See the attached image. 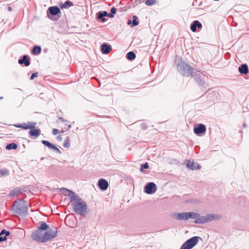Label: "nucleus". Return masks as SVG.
<instances>
[{
    "mask_svg": "<svg viewBox=\"0 0 249 249\" xmlns=\"http://www.w3.org/2000/svg\"><path fill=\"white\" fill-rule=\"evenodd\" d=\"M71 202L73 211L76 213L84 215L87 213V205L80 197L76 196Z\"/></svg>",
    "mask_w": 249,
    "mask_h": 249,
    "instance_id": "f257e3e1",
    "label": "nucleus"
},
{
    "mask_svg": "<svg viewBox=\"0 0 249 249\" xmlns=\"http://www.w3.org/2000/svg\"><path fill=\"white\" fill-rule=\"evenodd\" d=\"M11 211L21 216H26L28 214V203L24 200L16 201L12 206Z\"/></svg>",
    "mask_w": 249,
    "mask_h": 249,
    "instance_id": "f03ea898",
    "label": "nucleus"
},
{
    "mask_svg": "<svg viewBox=\"0 0 249 249\" xmlns=\"http://www.w3.org/2000/svg\"><path fill=\"white\" fill-rule=\"evenodd\" d=\"M177 67L179 72L184 76L188 77L194 73V69L189 64L183 61L181 58L177 64Z\"/></svg>",
    "mask_w": 249,
    "mask_h": 249,
    "instance_id": "7ed1b4c3",
    "label": "nucleus"
},
{
    "mask_svg": "<svg viewBox=\"0 0 249 249\" xmlns=\"http://www.w3.org/2000/svg\"><path fill=\"white\" fill-rule=\"evenodd\" d=\"M221 216L215 214H207L205 216H200V218L196 221V224H204L212 221L213 220H218Z\"/></svg>",
    "mask_w": 249,
    "mask_h": 249,
    "instance_id": "20e7f679",
    "label": "nucleus"
},
{
    "mask_svg": "<svg viewBox=\"0 0 249 249\" xmlns=\"http://www.w3.org/2000/svg\"><path fill=\"white\" fill-rule=\"evenodd\" d=\"M201 239L199 236H194L186 241L180 247V249H191L196 246Z\"/></svg>",
    "mask_w": 249,
    "mask_h": 249,
    "instance_id": "39448f33",
    "label": "nucleus"
},
{
    "mask_svg": "<svg viewBox=\"0 0 249 249\" xmlns=\"http://www.w3.org/2000/svg\"><path fill=\"white\" fill-rule=\"evenodd\" d=\"M61 12V11L58 7L56 6L50 7L47 10V16L48 17L53 20H57L59 18V16L56 18V16Z\"/></svg>",
    "mask_w": 249,
    "mask_h": 249,
    "instance_id": "423d86ee",
    "label": "nucleus"
},
{
    "mask_svg": "<svg viewBox=\"0 0 249 249\" xmlns=\"http://www.w3.org/2000/svg\"><path fill=\"white\" fill-rule=\"evenodd\" d=\"M57 232V229L53 227L52 229H50L43 234L44 240L43 241H44V242H46L49 240L53 239L56 236Z\"/></svg>",
    "mask_w": 249,
    "mask_h": 249,
    "instance_id": "0eeeda50",
    "label": "nucleus"
},
{
    "mask_svg": "<svg viewBox=\"0 0 249 249\" xmlns=\"http://www.w3.org/2000/svg\"><path fill=\"white\" fill-rule=\"evenodd\" d=\"M194 80L199 85L203 86L205 84V75L201 73L199 71H196L194 72Z\"/></svg>",
    "mask_w": 249,
    "mask_h": 249,
    "instance_id": "6e6552de",
    "label": "nucleus"
},
{
    "mask_svg": "<svg viewBox=\"0 0 249 249\" xmlns=\"http://www.w3.org/2000/svg\"><path fill=\"white\" fill-rule=\"evenodd\" d=\"M157 189V186L154 182L148 183L144 188V191L147 194H152L155 193Z\"/></svg>",
    "mask_w": 249,
    "mask_h": 249,
    "instance_id": "1a4fd4ad",
    "label": "nucleus"
},
{
    "mask_svg": "<svg viewBox=\"0 0 249 249\" xmlns=\"http://www.w3.org/2000/svg\"><path fill=\"white\" fill-rule=\"evenodd\" d=\"M206 131V126L202 124H198L194 126V132L197 136H201Z\"/></svg>",
    "mask_w": 249,
    "mask_h": 249,
    "instance_id": "9d476101",
    "label": "nucleus"
},
{
    "mask_svg": "<svg viewBox=\"0 0 249 249\" xmlns=\"http://www.w3.org/2000/svg\"><path fill=\"white\" fill-rule=\"evenodd\" d=\"M32 238L40 243H44V241H43L44 240V235L42 233L41 230L38 229L34 232L32 234Z\"/></svg>",
    "mask_w": 249,
    "mask_h": 249,
    "instance_id": "9b49d317",
    "label": "nucleus"
},
{
    "mask_svg": "<svg viewBox=\"0 0 249 249\" xmlns=\"http://www.w3.org/2000/svg\"><path fill=\"white\" fill-rule=\"evenodd\" d=\"M36 124V122H28L27 124L25 123L22 124H15L14 126L17 128H22L23 129L27 130L30 129V128H33L34 127H35Z\"/></svg>",
    "mask_w": 249,
    "mask_h": 249,
    "instance_id": "f8f14e48",
    "label": "nucleus"
},
{
    "mask_svg": "<svg viewBox=\"0 0 249 249\" xmlns=\"http://www.w3.org/2000/svg\"><path fill=\"white\" fill-rule=\"evenodd\" d=\"M187 167L192 170L200 169L201 166L196 162L188 160L186 164Z\"/></svg>",
    "mask_w": 249,
    "mask_h": 249,
    "instance_id": "ddd939ff",
    "label": "nucleus"
},
{
    "mask_svg": "<svg viewBox=\"0 0 249 249\" xmlns=\"http://www.w3.org/2000/svg\"><path fill=\"white\" fill-rule=\"evenodd\" d=\"M61 191L62 194L67 196L71 197V201L72 199H74L75 197L77 196L73 192L65 188L61 189Z\"/></svg>",
    "mask_w": 249,
    "mask_h": 249,
    "instance_id": "4468645a",
    "label": "nucleus"
},
{
    "mask_svg": "<svg viewBox=\"0 0 249 249\" xmlns=\"http://www.w3.org/2000/svg\"><path fill=\"white\" fill-rule=\"evenodd\" d=\"M98 186L101 190L105 191L108 187V182L105 179L100 178L98 182Z\"/></svg>",
    "mask_w": 249,
    "mask_h": 249,
    "instance_id": "2eb2a0df",
    "label": "nucleus"
},
{
    "mask_svg": "<svg viewBox=\"0 0 249 249\" xmlns=\"http://www.w3.org/2000/svg\"><path fill=\"white\" fill-rule=\"evenodd\" d=\"M202 27V24L198 20L194 21L191 24L190 29L193 32L196 31L197 28L201 29Z\"/></svg>",
    "mask_w": 249,
    "mask_h": 249,
    "instance_id": "dca6fc26",
    "label": "nucleus"
},
{
    "mask_svg": "<svg viewBox=\"0 0 249 249\" xmlns=\"http://www.w3.org/2000/svg\"><path fill=\"white\" fill-rule=\"evenodd\" d=\"M35 127H34L33 128H30L29 134L31 136L37 138L40 135L41 131L39 129L35 128Z\"/></svg>",
    "mask_w": 249,
    "mask_h": 249,
    "instance_id": "f3484780",
    "label": "nucleus"
},
{
    "mask_svg": "<svg viewBox=\"0 0 249 249\" xmlns=\"http://www.w3.org/2000/svg\"><path fill=\"white\" fill-rule=\"evenodd\" d=\"M18 62L19 64H24L26 67L29 66L30 64V59L27 55H23L21 59L18 60Z\"/></svg>",
    "mask_w": 249,
    "mask_h": 249,
    "instance_id": "a211bd4d",
    "label": "nucleus"
},
{
    "mask_svg": "<svg viewBox=\"0 0 249 249\" xmlns=\"http://www.w3.org/2000/svg\"><path fill=\"white\" fill-rule=\"evenodd\" d=\"M111 50V47L109 45H107L106 43H103L101 45V51L103 54H108Z\"/></svg>",
    "mask_w": 249,
    "mask_h": 249,
    "instance_id": "6ab92c4d",
    "label": "nucleus"
},
{
    "mask_svg": "<svg viewBox=\"0 0 249 249\" xmlns=\"http://www.w3.org/2000/svg\"><path fill=\"white\" fill-rule=\"evenodd\" d=\"M176 218L178 220H187L188 219V212L178 213Z\"/></svg>",
    "mask_w": 249,
    "mask_h": 249,
    "instance_id": "aec40b11",
    "label": "nucleus"
},
{
    "mask_svg": "<svg viewBox=\"0 0 249 249\" xmlns=\"http://www.w3.org/2000/svg\"><path fill=\"white\" fill-rule=\"evenodd\" d=\"M10 232L5 230H2L0 232V242H3L7 239V236L10 235Z\"/></svg>",
    "mask_w": 249,
    "mask_h": 249,
    "instance_id": "412c9836",
    "label": "nucleus"
},
{
    "mask_svg": "<svg viewBox=\"0 0 249 249\" xmlns=\"http://www.w3.org/2000/svg\"><path fill=\"white\" fill-rule=\"evenodd\" d=\"M238 71L241 74H246L249 72V69L248 66L245 64H242L239 68Z\"/></svg>",
    "mask_w": 249,
    "mask_h": 249,
    "instance_id": "4be33fe9",
    "label": "nucleus"
},
{
    "mask_svg": "<svg viewBox=\"0 0 249 249\" xmlns=\"http://www.w3.org/2000/svg\"><path fill=\"white\" fill-rule=\"evenodd\" d=\"M188 219L190 218L195 219V223L197 219L200 218V215L198 213L195 212H188Z\"/></svg>",
    "mask_w": 249,
    "mask_h": 249,
    "instance_id": "5701e85b",
    "label": "nucleus"
},
{
    "mask_svg": "<svg viewBox=\"0 0 249 249\" xmlns=\"http://www.w3.org/2000/svg\"><path fill=\"white\" fill-rule=\"evenodd\" d=\"M41 51V48L39 46H35L33 47L32 53L34 55L39 54Z\"/></svg>",
    "mask_w": 249,
    "mask_h": 249,
    "instance_id": "b1692460",
    "label": "nucleus"
},
{
    "mask_svg": "<svg viewBox=\"0 0 249 249\" xmlns=\"http://www.w3.org/2000/svg\"><path fill=\"white\" fill-rule=\"evenodd\" d=\"M72 5H73V3L69 0H67L65 2V3H61L59 4L60 8L62 9L68 8V6H71Z\"/></svg>",
    "mask_w": 249,
    "mask_h": 249,
    "instance_id": "393cba45",
    "label": "nucleus"
},
{
    "mask_svg": "<svg viewBox=\"0 0 249 249\" xmlns=\"http://www.w3.org/2000/svg\"><path fill=\"white\" fill-rule=\"evenodd\" d=\"M126 57L128 60H133L136 58V54L133 52L130 51L127 53Z\"/></svg>",
    "mask_w": 249,
    "mask_h": 249,
    "instance_id": "a878e982",
    "label": "nucleus"
},
{
    "mask_svg": "<svg viewBox=\"0 0 249 249\" xmlns=\"http://www.w3.org/2000/svg\"><path fill=\"white\" fill-rule=\"evenodd\" d=\"M17 144L15 143H11L9 144H8L6 146V148L7 150H11V149H16L17 148Z\"/></svg>",
    "mask_w": 249,
    "mask_h": 249,
    "instance_id": "bb28decb",
    "label": "nucleus"
},
{
    "mask_svg": "<svg viewBox=\"0 0 249 249\" xmlns=\"http://www.w3.org/2000/svg\"><path fill=\"white\" fill-rule=\"evenodd\" d=\"M20 191L18 188L14 189L13 190H12L9 193V196H15L18 195Z\"/></svg>",
    "mask_w": 249,
    "mask_h": 249,
    "instance_id": "cd10ccee",
    "label": "nucleus"
},
{
    "mask_svg": "<svg viewBox=\"0 0 249 249\" xmlns=\"http://www.w3.org/2000/svg\"><path fill=\"white\" fill-rule=\"evenodd\" d=\"M41 142L47 146L49 149H52V147L54 145V144L51 143L49 141L46 140H42Z\"/></svg>",
    "mask_w": 249,
    "mask_h": 249,
    "instance_id": "c85d7f7f",
    "label": "nucleus"
},
{
    "mask_svg": "<svg viewBox=\"0 0 249 249\" xmlns=\"http://www.w3.org/2000/svg\"><path fill=\"white\" fill-rule=\"evenodd\" d=\"M97 14V18L99 19H100L103 22H105L107 21V19L102 15V13L101 12H98Z\"/></svg>",
    "mask_w": 249,
    "mask_h": 249,
    "instance_id": "c756f323",
    "label": "nucleus"
},
{
    "mask_svg": "<svg viewBox=\"0 0 249 249\" xmlns=\"http://www.w3.org/2000/svg\"><path fill=\"white\" fill-rule=\"evenodd\" d=\"M9 174V171L5 168L1 169L0 170V175L2 176H8Z\"/></svg>",
    "mask_w": 249,
    "mask_h": 249,
    "instance_id": "7c9ffc66",
    "label": "nucleus"
},
{
    "mask_svg": "<svg viewBox=\"0 0 249 249\" xmlns=\"http://www.w3.org/2000/svg\"><path fill=\"white\" fill-rule=\"evenodd\" d=\"M48 228V225L45 222H42L38 229L39 230L45 231Z\"/></svg>",
    "mask_w": 249,
    "mask_h": 249,
    "instance_id": "2f4dec72",
    "label": "nucleus"
},
{
    "mask_svg": "<svg viewBox=\"0 0 249 249\" xmlns=\"http://www.w3.org/2000/svg\"><path fill=\"white\" fill-rule=\"evenodd\" d=\"M116 12V9L115 7H112L110 10V13L108 14V17L109 18H113Z\"/></svg>",
    "mask_w": 249,
    "mask_h": 249,
    "instance_id": "473e14b6",
    "label": "nucleus"
},
{
    "mask_svg": "<svg viewBox=\"0 0 249 249\" xmlns=\"http://www.w3.org/2000/svg\"><path fill=\"white\" fill-rule=\"evenodd\" d=\"M63 146L65 148H69L70 146V144L69 143V137H67L65 140V141L63 143Z\"/></svg>",
    "mask_w": 249,
    "mask_h": 249,
    "instance_id": "72a5a7b5",
    "label": "nucleus"
},
{
    "mask_svg": "<svg viewBox=\"0 0 249 249\" xmlns=\"http://www.w3.org/2000/svg\"><path fill=\"white\" fill-rule=\"evenodd\" d=\"M149 167L148 163L147 162H145L144 164H142L141 166L140 171L141 172H144V169H148Z\"/></svg>",
    "mask_w": 249,
    "mask_h": 249,
    "instance_id": "f704fd0d",
    "label": "nucleus"
},
{
    "mask_svg": "<svg viewBox=\"0 0 249 249\" xmlns=\"http://www.w3.org/2000/svg\"><path fill=\"white\" fill-rule=\"evenodd\" d=\"M132 23L134 26H136L139 24V22L137 21V17L136 16H133Z\"/></svg>",
    "mask_w": 249,
    "mask_h": 249,
    "instance_id": "c9c22d12",
    "label": "nucleus"
},
{
    "mask_svg": "<svg viewBox=\"0 0 249 249\" xmlns=\"http://www.w3.org/2000/svg\"><path fill=\"white\" fill-rule=\"evenodd\" d=\"M155 3V0H147L145 4L148 6H151Z\"/></svg>",
    "mask_w": 249,
    "mask_h": 249,
    "instance_id": "e433bc0d",
    "label": "nucleus"
},
{
    "mask_svg": "<svg viewBox=\"0 0 249 249\" xmlns=\"http://www.w3.org/2000/svg\"><path fill=\"white\" fill-rule=\"evenodd\" d=\"M52 150H53L54 152L61 154V152L60 150L54 144V145L52 147Z\"/></svg>",
    "mask_w": 249,
    "mask_h": 249,
    "instance_id": "4c0bfd02",
    "label": "nucleus"
},
{
    "mask_svg": "<svg viewBox=\"0 0 249 249\" xmlns=\"http://www.w3.org/2000/svg\"><path fill=\"white\" fill-rule=\"evenodd\" d=\"M37 76H38V72H37L33 73L31 75L30 79L31 80H33L35 78V77H36Z\"/></svg>",
    "mask_w": 249,
    "mask_h": 249,
    "instance_id": "58836bf2",
    "label": "nucleus"
},
{
    "mask_svg": "<svg viewBox=\"0 0 249 249\" xmlns=\"http://www.w3.org/2000/svg\"><path fill=\"white\" fill-rule=\"evenodd\" d=\"M52 133L53 134V135H57L58 133H59V131L58 129H53V131H52Z\"/></svg>",
    "mask_w": 249,
    "mask_h": 249,
    "instance_id": "ea45409f",
    "label": "nucleus"
},
{
    "mask_svg": "<svg viewBox=\"0 0 249 249\" xmlns=\"http://www.w3.org/2000/svg\"><path fill=\"white\" fill-rule=\"evenodd\" d=\"M100 12L102 13V15L103 16H104L105 17H107V16L108 17V14L107 11H100Z\"/></svg>",
    "mask_w": 249,
    "mask_h": 249,
    "instance_id": "a19ab883",
    "label": "nucleus"
},
{
    "mask_svg": "<svg viewBox=\"0 0 249 249\" xmlns=\"http://www.w3.org/2000/svg\"><path fill=\"white\" fill-rule=\"evenodd\" d=\"M59 119L60 120L63 122L67 121L66 120H65L64 118H63L62 117H59Z\"/></svg>",
    "mask_w": 249,
    "mask_h": 249,
    "instance_id": "79ce46f5",
    "label": "nucleus"
},
{
    "mask_svg": "<svg viewBox=\"0 0 249 249\" xmlns=\"http://www.w3.org/2000/svg\"><path fill=\"white\" fill-rule=\"evenodd\" d=\"M57 139H58V140H61V139H62V137H61V136H58V137H57Z\"/></svg>",
    "mask_w": 249,
    "mask_h": 249,
    "instance_id": "37998d69",
    "label": "nucleus"
},
{
    "mask_svg": "<svg viewBox=\"0 0 249 249\" xmlns=\"http://www.w3.org/2000/svg\"><path fill=\"white\" fill-rule=\"evenodd\" d=\"M8 11H12V8L10 6H9L8 8Z\"/></svg>",
    "mask_w": 249,
    "mask_h": 249,
    "instance_id": "c03bdc74",
    "label": "nucleus"
},
{
    "mask_svg": "<svg viewBox=\"0 0 249 249\" xmlns=\"http://www.w3.org/2000/svg\"><path fill=\"white\" fill-rule=\"evenodd\" d=\"M131 20H128V22H127V24H131Z\"/></svg>",
    "mask_w": 249,
    "mask_h": 249,
    "instance_id": "a18cd8bd",
    "label": "nucleus"
},
{
    "mask_svg": "<svg viewBox=\"0 0 249 249\" xmlns=\"http://www.w3.org/2000/svg\"><path fill=\"white\" fill-rule=\"evenodd\" d=\"M247 126L246 124H243V127H245V128H246V127H247Z\"/></svg>",
    "mask_w": 249,
    "mask_h": 249,
    "instance_id": "49530a36",
    "label": "nucleus"
},
{
    "mask_svg": "<svg viewBox=\"0 0 249 249\" xmlns=\"http://www.w3.org/2000/svg\"><path fill=\"white\" fill-rule=\"evenodd\" d=\"M69 128H70L71 127V125L70 124L67 125Z\"/></svg>",
    "mask_w": 249,
    "mask_h": 249,
    "instance_id": "de8ad7c7",
    "label": "nucleus"
},
{
    "mask_svg": "<svg viewBox=\"0 0 249 249\" xmlns=\"http://www.w3.org/2000/svg\"><path fill=\"white\" fill-rule=\"evenodd\" d=\"M3 99V97H2V96H0V100H1V99Z\"/></svg>",
    "mask_w": 249,
    "mask_h": 249,
    "instance_id": "09e8293b",
    "label": "nucleus"
},
{
    "mask_svg": "<svg viewBox=\"0 0 249 249\" xmlns=\"http://www.w3.org/2000/svg\"><path fill=\"white\" fill-rule=\"evenodd\" d=\"M43 159H44V158H42L41 159V160H43Z\"/></svg>",
    "mask_w": 249,
    "mask_h": 249,
    "instance_id": "8fccbe9b",
    "label": "nucleus"
}]
</instances>
